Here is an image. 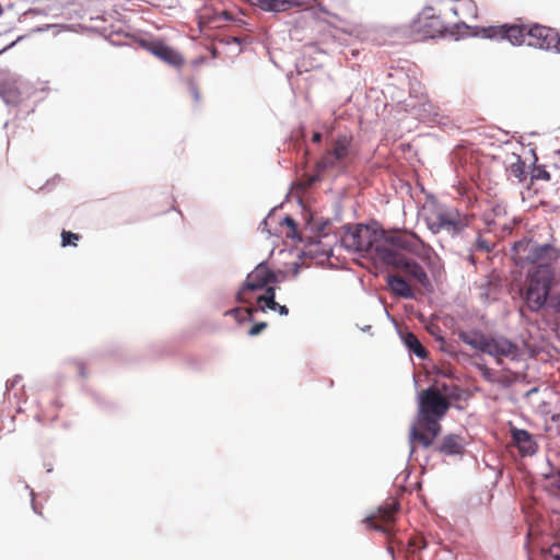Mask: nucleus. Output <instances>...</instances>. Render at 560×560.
I'll list each match as a JSON object with an SVG mask.
<instances>
[{"mask_svg": "<svg viewBox=\"0 0 560 560\" xmlns=\"http://www.w3.org/2000/svg\"><path fill=\"white\" fill-rule=\"evenodd\" d=\"M21 381V376H15L7 381V389L13 388Z\"/></svg>", "mask_w": 560, "mask_h": 560, "instance_id": "obj_34", "label": "nucleus"}, {"mask_svg": "<svg viewBox=\"0 0 560 560\" xmlns=\"http://www.w3.org/2000/svg\"><path fill=\"white\" fill-rule=\"evenodd\" d=\"M412 545L417 546L418 548H425V542L422 541V540H421V545L420 546L417 545L416 540L412 541Z\"/></svg>", "mask_w": 560, "mask_h": 560, "instance_id": "obj_39", "label": "nucleus"}, {"mask_svg": "<svg viewBox=\"0 0 560 560\" xmlns=\"http://www.w3.org/2000/svg\"><path fill=\"white\" fill-rule=\"evenodd\" d=\"M381 234L377 231L369 228L368 225L358 224L354 228H348L341 237L342 245L354 252L371 253L373 249L376 253L380 244Z\"/></svg>", "mask_w": 560, "mask_h": 560, "instance_id": "obj_8", "label": "nucleus"}, {"mask_svg": "<svg viewBox=\"0 0 560 560\" xmlns=\"http://www.w3.org/2000/svg\"><path fill=\"white\" fill-rule=\"evenodd\" d=\"M542 560H560V545H553L541 553Z\"/></svg>", "mask_w": 560, "mask_h": 560, "instance_id": "obj_29", "label": "nucleus"}, {"mask_svg": "<svg viewBox=\"0 0 560 560\" xmlns=\"http://www.w3.org/2000/svg\"><path fill=\"white\" fill-rule=\"evenodd\" d=\"M402 340H404V343L406 345V347L412 351L417 357L419 358H425L427 357V351L424 349V347L421 345V342L419 341V339L417 338V336L412 332H406L404 336H402Z\"/></svg>", "mask_w": 560, "mask_h": 560, "instance_id": "obj_25", "label": "nucleus"}, {"mask_svg": "<svg viewBox=\"0 0 560 560\" xmlns=\"http://www.w3.org/2000/svg\"><path fill=\"white\" fill-rule=\"evenodd\" d=\"M459 339L471 348L485 352L488 337L480 331H460Z\"/></svg>", "mask_w": 560, "mask_h": 560, "instance_id": "obj_22", "label": "nucleus"}, {"mask_svg": "<svg viewBox=\"0 0 560 560\" xmlns=\"http://www.w3.org/2000/svg\"><path fill=\"white\" fill-rule=\"evenodd\" d=\"M354 158L353 136L349 133L338 135L316 162V174L308 177L307 186L318 180L328 171H335L339 174L345 173Z\"/></svg>", "mask_w": 560, "mask_h": 560, "instance_id": "obj_1", "label": "nucleus"}, {"mask_svg": "<svg viewBox=\"0 0 560 560\" xmlns=\"http://www.w3.org/2000/svg\"><path fill=\"white\" fill-rule=\"evenodd\" d=\"M465 228V224L463 221L458 218L457 214L451 213L447 220L444 222L443 230L452 233L457 234Z\"/></svg>", "mask_w": 560, "mask_h": 560, "instance_id": "obj_26", "label": "nucleus"}, {"mask_svg": "<svg viewBox=\"0 0 560 560\" xmlns=\"http://www.w3.org/2000/svg\"><path fill=\"white\" fill-rule=\"evenodd\" d=\"M468 260L474 265L476 262L474 255L468 256Z\"/></svg>", "mask_w": 560, "mask_h": 560, "instance_id": "obj_40", "label": "nucleus"}, {"mask_svg": "<svg viewBox=\"0 0 560 560\" xmlns=\"http://www.w3.org/2000/svg\"><path fill=\"white\" fill-rule=\"evenodd\" d=\"M397 511L398 503L392 501L381 506L374 515L368 517L366 523L375 529L388 533L393 526Z\"/></svg>", "mask_w": 560, "mask_h": 560, "instance_id": "obj_15", "label": "nucleus"}, {"mask_svg": "<svg viewBox=\"0 0 560 560\" xmlns=\"http://www.w3.org/2000/svg\"><path fill=\"white\" fill-rule=\"evenodd\" d=\"M510 172L514 177L522 180L525 174V164L520 159H517L515 163L511 164Z\"/></svg>", "mask_w": 560, "mask_h": 560, "instance_id": "obj_28", "label": "nucleus"}, {"mask_svg": "<svg viewBox=\"0 0 560 560\" xmlns=\"http://www.w3.org/2000/svg\"><path fill=\"white\" fill-rule=\"evenodd\" d=\"M492 248V242L483 238L481 235H478L475 244L474 249L480 250V252H490Z\"/></svg>", "mask_w": 560, "mask_h": 560, "instance_id": "obj_30", "label": "nucleus"}, {"mask_svg": "<svg viewBox=\"0 0 560 560\" xmlns=\"http://www.w3.org/2000/svg\"><path fill=\"white\" fill-rule=\"evenodd\" d=\"M435 3L430 1L409 24L410 36L413 40H424L444 35L448 25L444 19L436 13Z\"/></svg>", "mask_w": 560, "mask_h": 560, "instance_id": "obj_4", "label": "nucleus"}, {"mask_svg": "<svg viewBox=\"0 0 560 560\" xmlns=\"http://www.w3.org/2000/svg\"><path fill=\"white\" fill-rule=\"evenodd\" d=\"M282 224L287 225L288 228H290L292 230V232H295L296 231V223L295 221L287 215L283 220H282Z\"/></svg>", "mask_w": 560, "mask_h": 560, "instance_id": "obj_33", "label": "nucleus"}, {"mask_svg": "<svg viewBox=\"0 0 560 560\" xmlns=\"http://www.w3.org/2000/svg\"><path fill=\"white\" fill-rule=\"evenodd\" d=\"M36 92V88L28 81L16 77L0 79V96L9 104L18 106L30 100Z\"/></svg>", "mask_w": 560, "mask_h": 560, "instance_id": "obj_10", "label": "nucleus"}, {"mask_svg": "<svg viewBox=\"0 0 560 560\" xmlns=\"http://www.w3.org/2000/svg\"><path fill=\"white\" fill-rule=\"evenodd\" d=\"M450 214L451 212L443 210H433L427 213L424 219L429 230L434 234L440 233Z\"/></svg>", "mask_w": 560, "mask_h": 560, "instance_id": "obj_23", "label": "nucleus"}, {"mask_svg": "<svg viewBox=\"0 0 560 560\" xmlns=\"http://www.w3.org/2000/svg\"><path fill=\"white\" fill-rule=\"evenodd\" d=\"M441 424L434 420H424L418 417L417 422L410 429L409 441L411 444V451L415 448V444H420L428 448L433 445L435 438L441 432Z\"/></svg>", "mask_w": 560, "mask_h": 560, "instance_id": "obj_12", "label": "nucleus"}, {"mask_svg": "<svg viewBox=\"0 0 560 560\" xmlns=\"http://www.w3.org/2000/svg\"><path fill=\"white\" fill-rule=\"evenodd\" d=\"M151 52L173 67H182L184 58L172 47L163 43H153L150 47Z\"/></svg>", "mask_w": 560, "mask_h": 560, "instance_id": "obj_18", "label": "nucleus"}, {"mask_svg": "<svg viewBox=\"0 0 560 560\" xmlns=\"http://www.w3.org/2000/svg\"><path fill=\"white\" fill-rule=\"evenodd\" d=\"M465 442L460 435L448 434L445 435L440 444L436 446V451L444 455H460L464 452Z\"/></svg>", "mask_w": 560, "mask_h": 560, "instance_id": "obj_20", "label": "nucleus"}, {"mask_svg": "<svg viewBox=\"0 0 560 560\" xmlns=\"http://www.w3.org/2000/svg\"><path fill=\"white\" fill-rule=\"evenodd\" d=\"M190 89H191V92H192V95H194L195 100L198 101L200 95H199V91H198L197 86L191 85Z\"/></svg>", "mask_w": 560, "mask_h": 560, "instance_id": "obj_37", "label": "nucleus"}, {"mask_svg": "<svg viewBox=\"0 0 560 560\" xmlns=\"http://www.w3.org/2000/svg\"><path fill=\"white\" fill-rule=\"evenodd\" d=\"M384 244L408 252L423 261L431 264L432 259L436 256L432 247L422 242V240L415 233L408 231H394L383 235Z\"/></svg>", "mask_w": 560, "mask_h": 560, "instance_id": "obj_6", "label": "nucleus"}, {"mask_svg": "<svg viewBox=\"0 0 560 560\" xmlns=\"http://www.w3.org/2000/svg\"><path fill=\"white\" fill-rule=\"evenodd\" d=\"M516 265H535L534 269H552V264L559 257V250L550 244H539L532 238H523L513 246Z\"/></svg>", "mask_w": 560, "mask_h": 560, "instance_id": "obj_2", "label": "nucleus"}, {"mask_svg": "<svg viewBox=\"0 0 560 560\" xmlns=\"http://www.w3.org/2000/svg\"><path fill=\"white\" fill-rule=\"evenodd\" d=\"M279 282L278 275L272 271L266 264H258L253 271H250L244 285L237 293V301L241 303L249 304L252 302L250 293L259 290H267L275 287Z\"/></svg>", "mask_w": 560, "mask_h": 560, "instance_id": "obj_7", "label": "nucleus"}, {"mask_svg": "<svg viewBox=\"0 0 560 560\" xmlns=\"http://www.w3.org/2000/svg\"><path fill=\"white\" fill-rule=\"evenodd\" d=\"M247 2H249L250 0H246Z\"/></svg>", "mask_w": 560, "mask_h": 560, "instance_id": "obj_42", "label": "nucleus"}, {"mask_svg": "<svg viewBox=\"0 0 560 560\" xmlns=\"http://www.w3.org/2000/svg\"><path fill=\"white\" fill-rule=\"evenodd\" d=\"M529 25L503 24L481 27L476 35L495 40H508L514 46L527 45V30Z\"/></svg>", "mask_w": 560, "mask_h": 560, "instance_id": "obj_11", "label": "nucleus"}, {"mask_svg": "<svg viewBox=\"0 0 560 560\" xmlns=\"http://www.w3.org/2000/svg\"><path fill=\"white\" fill-rule=\"evenodd\" d=\"M558 42L559 43H556V46H555L553 50L557 51V52H560V35H559V40Z\"/></svg>", "mask_w": 560, "mask_h": 560, "instance_id": "obj_38", "label": "nucleus"}, {"mask_svg": "<svg viewBox=\"0 0 560 560\" xmlns=\"http://www.w3.org/2000/svg\"><path fill=\"white\" fill-rule=\"evenodd\" d=\"M553 280V269H534L528 272L521 295L530 311L540 310L548 298Z\"/></svg>", "mask_w": 560, "mask_h": 560, "instance_id": "obj_3", "label": "nucleus"}, {"mask_svg": "<svg viewBox=\"0 0 560 560\" xmlns=\"http://www.w3.org/2000/svg\"><path fill=\"white\" fill-rule=\"evenodd\" d=\"M511 436L522 455H533L536 452L537 444L533 435L526 430L513 428L511 429Z\"/></svg>", "mask_w": 560, "mask_h": 560, "instance_id": "obj_17", "label": "nucleus"}, {"mask_svg": "<svg viewBox=\"0 0 560 560\" xmlns=\"http://www.w3.org/2000/svg\"><path fill=\"white\" fill-rule=\"evenodd\" d=\"M480 370H481L482 377L486 381H488L490 383H494L495 382L494 374H493L491 369H489L487 366H482Z\"/></svg>", "mask_w": 560, "mask_h": 560, "instance_id": "obj_32", "label": "nucleus"}, {"mask_svg": "<svg viewBox=\"0 0 560 560\" xmlns=\"http://www.w3.org/2000/svg\"><path fill=\"white\" fill-rule=\"evenodd\" d=\"M80 238H81V236L79 234L63 230L61 232V246L62 247H66V246H74L75 247L78 245V241Z\"/></svg>", "mask_w": 560, "mask_h": 560, "instance_id": "obj_27", "label": "nucleus"}, {"mask_svg": "<svg viewBox=\"0 0 560 560\" xmlns=\"http://www.w3.org/2000/svg\"><path fill=\"white\" fill-rule=\"evenodd\" d=\"M376 258L382 262L393 266L405 273L411 281L428 289L431 287L430 279L424 269L415 260L407 258L394 248L386 246L376 247Z\"/></svg>", "mask_w": 560, "mask_h": 560, "instance_id": "obj_5", "label": "nucleus"}, {"mask_svg": "<svg viewBox=\"0 0 560 560\" xmlns=\"http://www.w3.org/2000/svg\"><path fill=\"white\" fill-rule=\"evenodd\" d=\"M271 310L278 312L280 315H288L289 310L285 305H280L278 302H276V287L268 288L264 294H260L257 298V307H246V308H234L228 314H234L238 315L241 313H244L246 315V318L248 320L252 319L255 312L261 311L265 312L266 310Z\"/></svg>", "mask_w": 560, "mask_h": 560, "instance_id": "obj_13", "label": "nucleus"}, {"mask_svg": "<svg viewBox=\"0 0 560 560\" xmlns=\"http://www.w3.org/2000/svg\"><path fill=\"white\" fill-rule=\"evenodd\" d=\"M332 130H334V128H332V127H330V128L327 130V132L330 135V133H332Z\"/></svg>", "mask_w": 560, "mask_h": 560, "instance_id": "obj_41", "label": "nucleus"}, {"mask_svg": "<svg viewBox=\"0 0 560 560\" xmlns=\"http://www.w3.org/2000/svg\"><path fill=\"white\" fill-rule=\"evenodd\" d=\"M250 4L256 5L264 11L282 12L291 8L292 0H250Z\"/></svg>", "mask_w": 560, "mask_h": 560, "instance_id": "obj_24", "label": "nucleus"}, {"mask_svg": "<svg viewBox=\"0 0 560 560\" xmlns=\"http://www.w3.org/2000/svg\"><path fill=\"white\" fill-rule=\"evenodd\" d=\"M450 406V401L438 388L429 387L420 394L418 417L424 420H434L436 423H440V420L446 415Z\"/></svg>", "mask_w": 560, "mask_h": 560, "instance_id": "obj_9", "label": "nucleus"}, {"mask_svg": "<svg viewBox=\"0 0 560 560\" xmlns=\"http://www.w3.org/2000/svg\"><path fill=\"white\" fill-rule=\"evenodd\" d=\"M558 40L559 33L551 27L534 24L527 30V46L553 50Z\"/></svg>", "mask_w": 560, "mask_h": 560, "instance_id": "obj_14", "label": "nucleus"}, {"mask_svg": "<svg viewBox=\"0 0 560 560\" xmlns=\"http://www.w3.org/2000/svg\"><path fill=\"white\" fill-rule=\"evenodd\" d=\"M322 137H323V136H322V133H320V132H318V131H316V132H314V133H313V136H312V141H313L314 143H319V142L322 141Z\"/></svg>", "mask_w": 560, "mask_h": 560, "instance_id": "obj_36", "label": "nucleus"}, {"mask_svg": "<svg viewBox=\"0 0 560 560\" xmlns=\"http://www.w3.org/2000/svg\"><path fill=\"white\" fill-rule=\"evenodd\" d=\"M267 327V323L259 322L252 326V328L248 330L249 336H257L259 335L265 328Z\"/></svg>", "mask_w": 560, "mask_h": 560, "instance_id": "obj_31", "label": "nucleus"}, {"mask_svg": "<svg viewBox=\"0 0 560 560\" xmlns=\"http://www.w3.org/2000/svg\"><path fill=\"white\" fill-rule=\"evenodd\" d=\"M559 489H560V485H559Z\"/></svg>", "mask_w": 560, "mask_h": 560, "instance_id": "obj_43", "label": "nucleus"}, {"mask_svg": "<svg viewBox=\"0 0 560 560\" xmlns=\"http://www.w3.org/2000/svg\"><path fill=\"white\" fill-rule=\"evenodd\" d=\"M386 283L390 292L404 299H413L415 292L408 281L399 275H388L386 277Z\"/></svg>", "mask_w": 560, "mask_h": 560, "instance_id": "obj_19", "label": "nucleus"}, {"mask_svg": "<svg viewBox=\"0 0 560 560\" xmlns=\"http://www.w3.org/2000/svg\"><path fill=\"white\" fill-rule=\"evenodd\" d=\"M78 371L82 377H86L88 373L85 371V365L82 362L77 363Z\"/></svg>", "mask_w": 560, "mask_h": 560, "instance_id": "obj_35", "label": "nucleus"}, {"mask_svg": "<svg viewBox=\"0 0 560 560\" xmlns=\"http://www.w3.org/2000/svg\"><path fill=\"white\" fill-rule=\"evenodd\" d=\"M495 358L498 363H501L502 358L515 357L517 347L505 338H488L485 352Z\"/></svg>", "mask_w": 560, "mask_h": 560, "instance_id": "obj_16", "label": "nucleus"}, {"mask_svg": "<svg viewBox=\"0 0 560 560\" xmlns=\"http://www.w3.org/2000/svg\"><path fill=\"white\" fill-rule=\"evenodd\" d=\"M505 210L501 206H495L491 211L485 213V222L489 231H494L498 228L505 229L506 222L504 219Z\"/></svg>", "mask_w": 560, "mask_h": 560, "instance_id": "obj_21", "label": "nucleus"}]
</instances>
